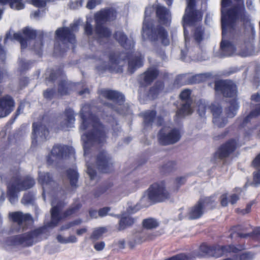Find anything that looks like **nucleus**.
I'll return each instance as SVG.
<instances>
[{"label": "nucleus", "mask_w": 260, "mask_h": 260, "mask_svg": "<svg viewBox=\"0 0 260 260\" xmlns=\"http://www.w3.org/2000/svg\"><path fill=\"white\" fill-rule=\"evenodd\" d=\"M254 204V201H252L249 202L246 205V208L245 209V214L248 213L250 212L251 211V208L253 206V205Z\"/></svg>", "instance_id": "obj_60"}, {"label": "nucleus", "mask_w": 260, "mask_h": 260, "mask_svg": "<svg viewBox=\"0 0 260 260\" xmlns=\"http://www.w3.org/2000/svg\"><path fill=\"white\" fill-rule=\"evenodd\" d=\"M105 246V244L104 242H97L94 245V248L97 251H101L103 250Z\"/></svg>", "instance_id": "obj_53"}, {"label": "nucleus", "mask_w": 260, "mask_h": 260, "mask_svg": "<svg viewBox=\"0 0 260 260\" xmlns=\"http://www.w3.org/2000/svg\"><path fill=\"white\" fill-rule=\"evenodd\" d=\"M101 93L105 98L109 100H115L120 103L123 102L124 100L123 95L116 91L103 90Z\"/></svg>", "instance_id": "obj_22"}, {"label": "nucleus", "mask_w": 260, "mask_h": 260, "mask_svg": "<svg viewBox=\"0 0 260 260\" xmlns=\"http://www.w3.org/2000/svg\"><path fill=\"white\" fill-rule=\"evenodd\" d=\"M143 65V57H137L131 59L128 62V69L131 73L134 72L135 70L141 67Z\"/></svg>", "instance_id": "obj_30"}, {"label": "nucleus", "mask_w": 260, "mask_h": 260, "mask_svg": "<svg viewBox=\"0 0 260 260\" xmlns=\"http://www.w3.org/2000/svg\"><path fill=\"white\" fill-rule=\"evenodd\" d=\"M213 249V247H211L208 246L206 244H202L201 245L199 248L200 253L199 256H203L206 255H212V251Z\"/></svg>", "instance_id": "obj_34"}, {"label": "nucleus", "mask_w": 260, "mask_h": 260, "mask_svg": "<svg viewBox=\"0 0 260 260\" xmlns=\"http://www.w3.org/2000/svg\"><path fill=\"white\" fill-rule=\"evenodd\" d=\"M96 166L97 168L103 173H108L112 170V159L106 152L102 151L98 154L96 158Z\"/></svg>", "instance_id": "obj_14"}, {"label": "nucleus", "mask_w": 260, "mask_h": 260, "mask_svg": "<svg viewBox=\"0 0 260 260\" xmlns=\"http://www.w3.org/2000/svg\"><path fill=\"white\" fill-rule=\"evenodd\" d=\"M35 182L31 177L22 179L19 176L13 177L7 185V194L12 204L18 201L17 193L23 190L31 187Z\"/></svg>", "instance_id": "obj_4"}, {"label": "nucleus", "mask_w": 260, "mask_h": 260, "mask_svg": "<svg viewBox=\"0 0 260 260\" xmlns=\"http://www.w3.org/2000/svg\"><path fill=\"white\" fill-rule=\"evenodd\" d=\"M81 222H82V221L80 219H78L74 221L70 222L62 226L60 228V230L63 231V230H68V229L73 227L74 225L80 224Z\"/></svg>", "instance_id": "obj_46"}, {"label": "nucleus", "mask_w": 260, "mask_h": 260, "mask_svg": "<svg viewBox=\"0 0 260 260\" xmlns=\"http://www.w3.org/2000/svg\"><path fill=\"white\" fill-rule=\"evenodd\" d=\"M26 0H0V4L4 5L9 2L10 7L13 9L19 10L24 8V2ZM2 14V10L0 8V19Z\"/></svg>", "instance_id": "obj_23"}, {"label": "nucleus", "mask_w": 260, "mask_h": 260, "mask_svg": "<svg viewBox=\"0 0 260 260\" xmlns=\"http://www.w3.org/2000/svg\"><path fill=\"white\" fill-rule=\"evenodd\" d=\"M185 179L183 177L176 178L174 182L172 187V190L174 191H176L178 190L181 185L184 184Z\"/></svg>", "instance_id": "obj_38"}, {"label": "nucleus", "mask_w": 260, "mask_h": 260, "mask_svg": "<svg viewBox=\"0 0 260 260\" xmlns=\"http://www.w3.org/2000/svg\"><path fill=\"white\" fill-rule=\"evenodd\" d=\"M78 241L77 237L74 235H71L67 238V244L68 243H75Z\"/></svg>", "instance_id": "obj_57"}, {"label": "nucleus", "mask_w": 260, "mask_h": 260, "mask_svg": "<svg viewBox=\"0 0 260 260\" xmlns=\"http://www.w3.org/2000/svg\"><path fill=\"white\" fill-rule=\"evenodd\" d=\"M87 173L88 174L91 179H93L95 175V172L90 166H87Z\"/></svg>", "instance_id": "obj_56"}, {"label": "nucleus", "mask_w": 260, "mask_h": 260, "mask_svg": "<svg viewBox=\"0 0 260 260\" xmlns=\"http://www.w3.org/2000/svg\"><path fill=\"white\" fill-rule=\"evenodd\" d=\"M221 49L224 55H232L235 51V46L228 41L222 40L221 42Z\"/></svg>", "instance_id": "obj_28"}, {"label": "nucleus", "mask_w": 260, "mask_h": 260, "mask_svg": "<svg viewBox=\"0 0 260 260\" xmlns=\"http://www.w3.org/2000/svg\"><path fill=\"white\" fill-rule=\"evenodd\" d=\"M67 146H55L51 150V154L55 156L63 155V151L67 149Z\"/></svg>", "instance_id": "obj_35"}, {"label": "nucleus", "mask_w": 260, "mask_h": 260, "mask_svg": "<svg viewBox=\"0 0 260 260\" xmlns=\"http://www.w3.org/2000/svg\"><path fill=\"white\" fill-rule=\"evenodd\" d=\"M52 210H51V222L50 226H55L57 225L60 217L59 215V207L54 201H52Z\"/></svg>", "instance_id": "obj_26"}, {"label": "nucleus", "mask_w": 260, "mask_h": 260, "mask_svg": "<svg viewBox=\"0 0 260 260\" xmlns=\"http://www.w3.org/2000/svg\"><path fill=\"white\" fill-rule=\"evenodd\" d=\"M203 30L201 27L197 28L194 32L195 40L199 43L203 39Z\"/></svg>", "instance_id": "obj_42"}, {"label": "nucleus", "mask_w": 260, "mask_h": 260, "mask_svg": "<svg viewBox=\"0 0 260 260\" xmlns=\"http://www.w3.org/2000/svg\"><path fill=\"white\" fill-rule=\"evenodd\" d=\"M158 224L157 221L153 218L146 219L143 221V226L147 229L155 228L158 226Z\"/></svg>", "instance_id": "obj_33"}, {"label": "nucleus", "mask_w": 260, "mask_h": 260, "mask_svg": "<svg viewBox=\"0 0 260 260\" xmlns=\"http://www.w3.org/2000/svg\"><path fill=\"white\" fill-rule=\"evenodd\" d=\"M198 109V111L201 116L205 115V111L207 108L206 104L204 101H199L197 103Z\"/></svg>", "instance_id": "obj_40"}, {"label": "nucleus", "mask_w": 260, "mask_h": 260, "mask_svg": "<svg viewBox=\"0 0 260 260\" xmlns=\"http://www.w3.org/2000/svg\"><path fill=\"white\" fill-rule=\"evenodd\" d=\"M158 75L157 71L154 69H150L143 75V78L145 83L149 84Z\"/></svg>", "instance_id": "obj_29"}, {"label": "nucleus", "mask_w": 260, "mask_h": 260, "mask_svg": "<svg viewBox=\"0 0 260 260\" xmlns=\"http://www.w3.org/2000/svg\"><path fill=\"white\" fill-rule=\"evenodd\" d=\"M22 35L19 33H14L12 35L11 32L9 31L6 34L5 43H6L7 41L9 39L11 40H15L19 41L22 48H26L27 46L26 39H31L34 38L36 36V32L28 27H25L22 30Z\"/></svg>", "instance_id": "obj_11"}, {"label": "nucleus", "mask_w": 260, "mask_h": 260, "mask_svg": "<svg viewBox=\"0 0 260 260\" xmlns=\"http://www.w3.org/2000/svg\"><path fill=\"white\" fill-rule=\"evenodd\" d=\"M10 216L14 221L16 231H24L27 224L32 222V217L29 214H23L21 212H16L10 214Z\"/></svg>", "instance_id": "obj_12"}, {"label": "nucleus", "mask_w": 260, "mask_h": 260, "mask_svg": "<svg viewBox=\"0 0 260 260\" xmlns=\"http://www.w3.org/2000/svg\"><path fill=\"white\" fill-rule=\"evenodd\" d=\"M181 138V133L177 128L165 126L160 131L158 139L163 145L172 144L178 142Z\"/></svg>", "instance_id": "obj_10"}, {"label": "nucleus", "mask_w": 260, "mask_h": 260, "mask_svg": "<svg viewBox=\"0 0 260 260\" xmlns=\"http://www.w3.org/2000/svg\"><path fill=\"white\" fill-rule=\"evenodd\" d=\"M170 196V193L162 185L155 184L151 185L145 192L143 199L159 202L166 200Z\"/></svg>", "instance_id": "obj_8"}, {"label": "nucleus", "mask_w": 260, "mask_h": 260, "mask_svg": "<svg viewBox=\"0 0 260 260\" xmlns=\"http://www.w3.org/2000/svg\"><path fill=\"white\" fill-rule=\"evenodd\" d=\"M239 197L236 194H233L231 197V200L230 202L231 204H234L239 200Z\"/></svg>", "instance_id": "obj_63"}, {"label": "nucleus", "mask_w": 260, "mask_h": 260, "mask_svg": "<svg viewBox=\"0 0 260 260\" xmlns=\"http://www.w3.org/2000/svg\"><path fill=\"white\" fill-rule=\"evenodd\" d=\"M100 3L101 0H88L86 4V8L88 9H92Z\"/></svg>", "instance_id": "obj_50"}, {"label": "nucleus", "mask_w": 260, "mask_h": 260, "mask_svg": "<svg viewBox=\"0 0 260 260\" xmlns=\"http://www.w3.org/2000/svg\"><path fill=\"white\" fill-rule=\"evenodd\" d=\"M251 99L252 100L255 101L256 102L260 101V93H257L255 94H253L251 96Z\"/></svg>", "instance_id": "obj_64"}, {"label": "nucleus", "mask_w": 260, "mask_h": 260, "mask_svg": "<svg viewBox=\"0 0 260 260\" xmlns=\"http://www.w3.org/2000/svg\"><path fill=\"white\" fill-rule=\"evenodd\" d=\"M87 231V229L86 228H83L82 229L77 230L76 234L79 236H81L85 233Z\"/></svg>", "instance_id": "obj_62"}, {"label": "nucleus", "mask_w": 260, "mask_h": 260, "mask_svg": "<svg viewBox=\"0 0 260 260\" xmlns=\"http://www.w3.org/2000/svg\"><path fill=\"white\" fill-rule=\"evenodd\" d=\"M215 197H211L210 198H206L204 199L200 200L202 202V205L205 207V206L212 205V204L216 203Z\"/></svg>", "instance_id": "obj_47"}, {"label": "nucleus", "mask_w": 260, "mask_h": 260, "mask_svg": "<svg viewBox=\"0 0 260 260\" xmlns=\"http://www.w3.org/2000/svg\"><path fill=\"white\" fill-rule=\"evenodd\" d=\"M135 240L136 243H141L146 240L144 232H139L137 233L135 236Z\"/></svg>", "instance_id": "obj_45"}, {"label": "nucleus", "mask_w": 260, "mask_h": 260, "mask_svg": "<svg viewBox=\"0 0 260 260\" xmlns=\"http://www.w3.org/2000/svg\"><path fill=\"white\" fill-rule=\"evenodd\" d=\"M204 212V207L202 202H199L191 208L188 212V216L190 219H196L200 217Z\"/></svg>", "instance_id": "obj_21"}, {"label": "nucleus", "mask_w": 260, "mask_h": 260, "mask_svg": "<svg viewBox=\"0 0 260 260\" xmlns=\"http://www.w3.org/2000/svg\"><path fill=\"white\" fill-rule=\"evenodd\" d=\"M116 39L118 40V41L121 44L122 46H123L125 48H127V45L126 43V41L127 40V38L125 35L122 32H117L115 35Z\"/></svg>", "instance_id": "obj_39"}, {"label": "nucleus", "mask_w": 260, "mask_h": 260, "mask_svg": "<svg viewBox=\"0 0 260 260\" xmlns=\"http://www.w3.org/2000/svg\"><path fill=\"white\" fill-rule=\"evenodd\" d=\"M46 230V228L37 229L32 232L24 233L10 239L11 241L9 245H16L21 244L23 246H30L39 240V237Z\"/></svg>", "instance_id": "obj_9"}, {"label": "nucleus", "mask_w": 260, "mask_h": 260, "mask_svg": "<svg viewBox=\"0 0 260 260\" xmlns=\"http://www.w3.org/2000/svg\"><path fill=\"white\" fill-rule=\"evenodd\" d=\"M136 219L126 213L122 214L119 221V229L123 230L135 223Z\"/></svg>", "instance_id": "obj_27"}, {"label": "nucleus", "mask_w": 260, "mask_h": 260, "mask_svg": "<svg viewBox=\"0 0 260 260\" xmlns=\"http://www.w3.org/2000/svg\"><path fill=\"white\" fill-rule=\"evenodd\" d=\"M153 7H148L146 8L145 15V17L142 28V36L144 37L147 36L149 39L152 42L167 46L170 44V40L167 32L163 28H160L157 29H150L147 24V17L149 16L151 12L154 11Z\"/></svg>", "instance_id": "obj_5"}, {"label": "nucleus", "mask_w": 260, "mask_h": 260, "mask_svg": "<svg viewBox=\"0 0 260 260\" xmlns=\"http://www.w3.org/2000/svg\"><path fill=\"white\" fill-rule=\"evenodd\" d=\"M190 90L185 89L180 93V96L182 100L184 101L181 108L177 112L178 117H181L191 114L192 112L191 104L192 100L189 98Z\"/></svg>", "instance_id": "obj_13"}, {"label": "nucleus", "mask_w": 260, "mask_h": 260, "mask_svg": "<svg viewBox=\"0 0 260 260\" xmlns=\"http://www.w3.org/2000/svg\"><path fill=\"white\" fill-rule=\"evenodd\" d=\"M253 235L260 236V228H257L255 229L254 231H253L252 233H245V238L249 236H253Z\"/></svg>", "instance_id": "obj_54"}, {"label": "nucleus", "mask_w": 260, "mask_h": 260, "mask_svg": "<svg viewBox=\"0 0 260 260\" xmlns=\"http://www.w3.org/2000/svg\"><path fill=\"white\" fill-rule=\"evenodd\" d=\"M69 178L70 180L71 184L72 186H76L78 180V174L75 170H72L68 171Z\"/></svg>", "instance_id": "obj_36"}, {"label": "nucleus", "mask_w": 260, "mask_h": 260, "mask_svg": "<svg viewBox=\"0 0 260 260\" xmlns=\"http://www.w3.org/2000/svg\"><path fill=\"white\" fill-rule=\"evenodd\" d=\"M68 83L66 81H63L59 84L58 90L61 94H65L67 93V89L68 88Z\"/></svg>", "instance_id": "obj_49"}, {"label": "nucleus", "mask_w": 260, "mask_h": 260, "mask_svg": "<svg viewBox=\"0 0 260 260\" xmlns=\"http://www.w3.org/2000/svg\"><path fill=\"white\" fill-rule=\"evenodd\" d=\"M51 181V178L48 173H40L39 182L43 186L49 184Z\"/></svg>", "instance_id": "obj_37"}, {"label": "nucleus", "mask_w": 260, "mask_h": 260, "mask_svg": "<svg viewBox=\"0 0 260 260\" xmlns=\"http://www.w3.org/2000/svg\"><path fill=\"white\" fill-rule=\"evenodd\" d=\"M220 204L222 206H226L228 204V198L227 193H223L220 196Z\"/></svg>", "instance_id": "obj_52"}, {"label": "nucleus", "mask_w": 260, "mask_h": 260, "mask_svg": "<svg viewBox=\"0 0 260 260\" xmlns=\"http://www.w3.org/2000/svg\"><path fill=\"white\" fill-rule=\"evenodd\" d=\"M187 8L183 17L184 34L185 41H187L186 25H193L195 22L201 21L203 15L199 11L194 10V0H187Z\"/></svg>", "instance_id": "obj_7"}, {"label": "nucleus", "mask_w": 260, "mask_h": 260, "mask_svg": "<svg viewBox=\"0 0 260 260\" xmlns=\"http://www.w3.org/2000/svg\"><path fill=\"white\" fill-rule=\"evenodd\" d=\"M106 231V229L104 227L95 228L93 230L90 238L92 241H95L101 238L103 234Z\"/></svg>", "instance_id": "obj_31"}, {"label": "nucleus", "mask_w": 260, "mask_h": 260, "mask_svg": "<svg viewBox=\"0 0 260 260\" xmlns=\"http://www.w3.org/2000/svg\"><path fill=\"white\" fill-rule=\"evenodd\" d=\"M14 107V102L10 96L7 95L1 98L0 117L7 116L13 110Z\"/></svg>", "instance_id": "obj_16"}, {"label": "nucleus", "mask_w": 260, "mask_h": 260, "mask_svg": "<svg viewBox=\"0 0 260 260\" xmlns=\"http://www.w3.org/2000/svg\"><path fill=\"white\" fill-rule=\"evenodd\" d=\"M66 117L67 118V120L65 124L66 125H62V128H64L66 127H72L75 121L74 114L73 112L70 110L67 111L66 113Z\"/></svg>", "instance_id": "obj_32"}, {"label": "nucleus", "mask_w": 260, "mask_h": 260, "mask_svg": "<svg viewBox=\"0 0 260 260\" xmlns=\"http://www.w3.org/2000/svg\"><path fill=\"white\" fill-rule=\"evenodd\" d=\"M42 46V41L40 40L38 42L36 43V44L34 46V49L36 50L38 53L40 52V51L41 49V47Z\"/></svg>", "instance_id": "obj_61"}, {"label": "nucleus", "mask_w": 260, "mask_h": 260, "mask_svg": "<svg viewBox=\"0 0 260 260\" xmlns=\"http://www.w3.org/2000/svg\"><path fill=\"white\" fill-rule=\"evenodd\" d=\"M110 62L112 64V66L109 67V69L113 71L115 68V66L117 64L119 63V61L116 59L114 56H111L110 58Z\"/></svg>", "instance_id": "obj_51"}, {"label": "nucleus", "mask_w": 260, "mask_h": 260, "mask_svg": "<svg viewBox=\"0 0 260 260\" xmlns=\"http://www.w3.org/2000/svg\"><path fill=\"white\" fill-rule=\"evenodd\" d=\"M156 15L160 22L164 24H167L171 20V15L168 10L166 8L158 6L156 8Z\"/></svg>", "instance_id": "obj_20"}, {"label": "nucleus", "mask_w": 260, "mask_h": 260, "mask_svg": "<svg viewBox=\"0 0 260 260\" xmlns=\"http://www.w3.org/2000/svg\"><path fill=\"white\" fill-rule=\"evenodd\" d=\"M155 112L153 111H147L144 114V122L146 124H151L152 122L157 125L161 124V118L159 117L155 118Z\"/></svg>", "instance_id": "obj_25"}, {"label": "nucleus", "mask_w": 260, "mask_h": 260, "mask_svg": "<svg viewBox=\"0 0 260 260\" xmlns=\"http://www.w3.org/2000/svg\"><path fill=\"white\" fill-rule=\"evenodd\" d=\"M81 115L82 119V123L80 126V129L84 131L88 128L90 126L89 125V123L91 122L92 123L91 126L94 131L93 134H86L82 136L81 139L83 142L84 153L86 154L87 152V149L90 145L95 142L100 143L101 141V139H104L105 134L103 132V127L99 122V120L96 117L92 115H89V119H86L82 113Z\"/></svg>", "instance_id": "obj_2"}, {"label": "nucleus", "mask_w": 260, "mask_h": 260, "mask_svg": "<svg viewBox=\"0 0 260 260\" xmlns=\"http://www.w3.org/2000/svg\"><path fill=\"white\" fill-rule=\"evenodd\" d=\"M209 108L213 114V122L215 125L222 127L228 122L227 118L221 114V108L217 102L211 104Z\"/></svg>", "instance_id": "obj_15"}, {"label": "nucleus", "mask_w": 260, "mask_h": 260, "mask_svg": "<svg viewBox=\"0 0 260 260\" xmlns=\"http://www.w3.org/2000/svg\"><path fill=\"white\" fill-rule=\"evenodd\" d=\"M115 16V13L110 10H104L96 14L95 19L96 26L94 31L97 39L107 38L110 35L111 31L102 24L107 20H113Z\"/></svg>", "instance_id": "obj_6"}, {"label": "nucleus", "mask_w": 260, "mask_h": 260, "mask_svg": "<svg viewBox=\"0 0 260 260\" xmlns=\"http://www.w3.org/2000/svg\"><path fill=\"white\" fill-rule=\"evenodd\" d=\"M56 239L58 242L61 244H67V238H66L60 235H58Z\"/></svg>", "instance_id": "obj_58"}, {"label": "nucleus", "mask_w": 260, "mask_h": 260, "mask_svg": "<svg viewBox=\"0 0 260 260\" xmlns=\"http://www.w3.org/2000/svg\"><path fill=\"white\" fill-rule=\"evenodd\" d=\"M34 197L30 193H27L24 195L21 202L24 205H29L33 203Z\"/></svg>", "instance_id": "obj_41"}, {"label": "nucleus", "mask_w": 260, "mask_h": 260, "mask_svg": "<svg viewBox=\"0 0 260 260\" xmlns=\"http://www.w3.org/2000/svg\"><path fill=\"white\" fill-rule=\"evenodd\" d=\"M222 34L228 27L236 29L244 24L243 0H222Z\"/></svg>", "instance_id": "obj_1"}, {"label": "nucleus", "mask_w": 260, "mask_h": 260, "mask_svg": "<svg viewBox=\"0 0 260 260\" xmlns=\"http://www.w3.org/2000/svg\"><path fill=\"white\" fill-rule=\"evenodd\" d=\"M238 146L239 143L237 140H231L220 147L217 152V154L221 159L226 157Z\"/></svg>", "instance_id": "obj_18"}, {"label": "nucleus", "mask_w": 260, "mask_h": 260, "mask_svg": "<svg viewBox=\"0 0 260 260\" xmlns=\"http://www.w3.org/2000/svg\"><path fill=\"white\" fill-rule=\"evenodd\" d=\"M215 89L217 92L221 93L224 96L232 98L230 101V107L228 115L229 117H233L239 107L236 101L237 92L236 85L231 81H218L215 82Z\"/></svg>", "instance_id": "obj_3"}, {"label": "nucleus", "mask_w": 260, "mask_h": 260, "mask_svg": "<svg viewBox=\"0 0 260 260\" xmlns=\"http://www.w3.org/2000/svg\"><path fill=\"white\" fill-rule=\"evenodd\" d=\"M191 258L192 257L191 256H187L184 253H181L165 260H190Z\"/></svg>", "instance_id": "obj_43"}, {"label": "nucleus", "mask_w": 260, "mask_h": 260, "mask_svg": "<svg viewBox=\"0 0 260 260\" xmlns=\"http://www.w3.org/2000/svg\"><path fill=\"white\" fill-rule=\"evenodd\" d=\"M37 7H44L47 2L46 0H26Z\"/></svg>", "instance_id": "obj_44"}, {"label": "nucleus", "mask_w": 260, "mask_h": 260, "mask_svg": "<svg viewBox=\"0 0 260 260\" xmlns=\"http://www.w3.org/2000/svg\"><path fill=\"white\" fill-rule=\"evenodd\" d=\"M77 24L74 23L71 26V29L68 28H59L56 31L57 37L61 41H65L66 40L71 43L75 42V36L72 31L77 29Z\"/></svg>", "instance_id": "obj_17"}, {"label": "nucleus", "mask_w": 260, "mask_h": 260, "mask_svg": "<svg viewBox=\"0 0 260 260\" xmlns=\"http://www.w3.org/2000/svg\"><path fill=\"white\" fill-rule=\"evenodd\" d=\"M48 134V130L46 129L45 126L41 125H38L36 123L33 124V138H32V143H35V139H36L38 136L44 139H46V136Z\"/></svg>", "instance_id": "obj_24"}, {"label": "nucleus", "mask_w": 260, "mask_h": 260, "mask_svg": "<svg viewBox=\"0 0 260 260\" xmlns=\"http://www.w3.org/2000/svg\"><path fill=\"white\" fill-rule=\"evenodd\" d=\"M253 165L255 167L260 168V153L256 156L253 161Z\"/></svg>", "instance_id": "obj_59"}, {"label": "nucleus", "mask_w": 260, "mask_h": 260, "mask_svg": "<svg viewBox=\"0 0 260 260\" xmlns=\"http://www.w3.org/2000/svg\"><path fill=\"white\" fill-rule=\"evenodd\" d=\"M243 249V247L241 245H237L236 247H234L230 246H217L216 247H213L212 255L215 257H219L225 254L227 252H238V251H242Z\"/></svg>", "instance_id": "obj_19"}, {"label": "nucleus", "mask_w": 260, "mask_h": 260, "mask_svg": "<svg viewBox=\"0 0 260 260\" xmlns=\"http://www.w3.org/2000/svg\"><path fill=\"white\" fill-rule=\"evenodd\" d=\"M110 211V208L108 207H105L100 209L98 212L99 215L100 216H105L107 215L108 212Z\"/></svg>", "instance_id": "obj_55"}, {"label": "nucleus", "mask_w": 260, "mask_h": 260, "mask_svg": "<svg viewBox=\"0 0 260 260\" xmlns=\"http://www.w3.org/2000/svg\"><path fill=\"white\" fill-rule=\"evenodd\" d=\"M253 183L256 185L260 184V169H258L253 173Z\"/></svg>", "instance_id": "obj_48"}]
</instances>
